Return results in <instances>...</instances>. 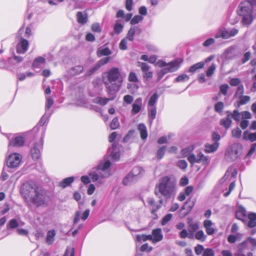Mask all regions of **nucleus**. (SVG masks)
Here are the masks:
<instances>
[{
    "label": "nucleus",
    "mask_w": 256,
    "mask_h": 256,
    "mask_svg": "<svg viewBox=\"0 0 256 256\" xmlns=\"http://www.w3.org/2000/svg\"><path fill=\"white\" fill-rule=\"evenodd\" d=\"M111 156L114 160H117L119 159L120 154L119 151L116 150V145L113 144L111 148Z\"/></svg>",
    "instance_id": "nucleus-32"
},
{
    "label": "nucleus",
    "mask_w": 256,
    "mask_h": 256,
    "mask_svg": "<svg viewBox=\"0 0 256 256\" xmlns=\"http://www.w3.org/2000/svg\"><path fill=\"white\" fill-rule=\"evenodd\" d=\"M147 202L152 208V212L154 214L158 209H159L162 204V201L160 200L159 201V204L156 203L154 200L152 198H148L147 200Z\"/></svg>",
    "instance_id": "nucleus-18"
},
{
    "label": "nucleus",
    "mask_w": 256,
    "mask_h": 256,
    "mask_svg": "<svg viewBox=\"0 0 256 256\" xmlns=\"http://www.w3.org/2000/svg\"><path fill=\"white\" fill-rule=\"evenodd\" d=\"M238 251L240 253H242L247 248V240H245L240 244L238 246Z\"/></svg>",
    "instance_id": "nucleus-59"
},
{
    "label": "nucleus",
    "mask_w": 256,
    "mask_h": 256,
    "mask_svg": "<svg viewBox=\"0 0 256 256\" xmlns=\"http://www.w3.org/2000/svg\"><path fill=\"white\" fill-rule=\"evenodd\" d=\"M219 145L218 142H214L212 144H206L204 146V152L206 153L214 152L218 149Z\"/></svg>",
    "instance_id": "nucleus-20"
},
{
    "label": "nucleus",
    "mask_w": 256,
    "mask_h": 256,
    "mask_svg": "<svg viewBox=\"0 0 256 256\" xmlns=\"http://www.w3.org/2000/svg\"><path fill=\"white\" fill-rule=\"evenodd\" d=\"M200 228L199 223L198 222H188V231L192 234L196 230H198Z\"/></svg>",
    "instance_id": "nucleus-36"
},
{
    "label": "nucleus",
    "mask_w": 256,
    "mask_h": 256,
    "mask_svg": "<svg viewBox=\"0 0 256 256\" xmlns=\"http://www.w3.org/2000/svg\"><path fill=\"white\" fill-rule=\"evenodd\" d=\"M166 146H164L161 148H160L156 152V157L158 159L160 160L162 159L166 152Z\"/></svg>",
    "instance_id": "nucleus-44"
},
{
    "label": "nucleus",
    "mask_w": 256,
    "mask_h": 256,
    "mask_svg": "<svg viewBox=\"0 0 256 256\" xmlns=\"http://www.w3.org/2000/svg\"><path fill=\"white\" fill-rule=\"evenodd\" d=\"M142 19L143 18L142 16L140 15H136L131 20L130 24H136L141 22Z\"/></svg>",
    "instance_id": "nucleus-54"
},
{
    "label": "nucleus",
    "mask_w": 256,
    "mask_h": 256,
    "mask_svg": "<svg viewBox=\"0 0 256 256\" xmlns=\"http://www.w3.org/2000/svg\"><path fill=\"white\" fill-rule=\"evenodd\" d=\"M242 138L246 140H248L251 142L256 141V132L252 133H250L247 130L244 132Z\"/></svg>",
    "instance_id": "nucleus-26"
},
{
    "label": "nucleus",
    "mask_w": 256,
    "mask_h": 256,
    "mask_svg": "<svg viewBox=\"0 0 256 256\" xmlns=\"http://www.w3.org/2000/svg\"><path fill=\"white\" fill-rule=\"evenodd\" d=\"M111 165L108 160L102 161L98 166L96 169L92 170L89 173V176L93 182H97L99 184L104 182V179L108 177L110 174L108 168Z\"/></svg>",
    "instance_id": "nucleus-4"
},
{
    "label": "nucleus",
    "mask_w": 256,
    "mask_h": 256,
    "mask_svg": "<svg viewBox=\"0 0 256 256\" xmlns=\"http://www.w3.org/2000/svg\"><path fill=\"white\" fill-rule=\"evenodd\" d=\"M123 100L124 104H130L134 100V98L130 94H127L124 96Z\"/></svg>",
    "instance_id": "nucleus-56"
},
{
    "label": "nucleus",
    "mask_w": 256,
    "mask_h": 256,
    "mask_svg": "<svg viewBox=\"0 0 256 256\" xmlns=\"http://www.w3.org/2000/svg\"><path fill=\"white\" fill-rule=\"evenodd\" d=\"M224 108V104L222 102H218L214 106L215 110L218 112H222Z\"/></svg>",
    "instance_id": "nucleus-62"
},
{
    "label": "nucleus",
    "mask_w": 256,
    "mask_h": 256,
    "mask_svg": "<svg viewBox=\"0 0 256 256\" xmlns=\"http://www.w3.org/2000/svg\"><path fill=\"white\" fill-rule=\"evenodd\" d=\"M138 66L140 68L142 72L149 70L150 66L148 64L140 62H138Z\"/></svg>",
    "instance_id": "nucleus-53"
},
{
    "label": "nucleus",
    "mask_w": 256,
    "mask_h": 256,
    "mask_svg": "<svg viewBox=\"0 0 256 256\" xmlns=\"http://www.w3.org/2000/svg\"><path fill=\"white\" fill-rule=\"evenodd\" d=\"M114 99V97L107 98H104L102 97H96L94 98L93 99L92 102H93L97 104H99L101 106H104L106 105L110 100H112Z\"/></svg>",
    "instance_id": "nucleus-25"
},
{
    "label": "nucleus",
    "mask_w": 256,
    "mask_h": 256,
    "mask_svg": "<svg viewBox=\"0 0 256 256\" xmlns=\"http://www.w3.org/2000/svg\"><path fill=\"white\" fill-rule=\"evenodd\" d=\"M56 236V231L54 230H48L47 232L46 242L49 244H51L54 241V236Z\"/></svg>",
    "instance_id": "nucleus-33"
},
{
    "label": "nucleus",
    "mask_w": 256,
    "mask_h": 256,
    "mask_svg": "<svg viewBox=\"0 0 256 256\" xmlns=\"http://www.w3.org/2000/svg\"><path fill=\"white\" fill-rule=\"evenodd\" d=\"M214 224V223L210 220H204V226L208 235H212L214 233L215 230L213 228Z\"/></svg>",
    "instance_id": "nucleus-19"
},
{
    "label": "nucleus",
    "mask_w": 256,
    "mask_h": 256,
    "mask_svg": "<svg viewBox=\"0 0 256 256\" xmlns=\"http://www.w3.org/2000/svg\"><path fill=\"white\" fill-rule=\"evenodd\" d=\"M28 46V42L22 38L16 46V52L18 54H24L27 50Z\"/></svg>",
    "instance_id": "nucleus-13"
},
{
    "label": "nucleus",
    "mask_w": 256,
    "mask_h": 256,
    "mask_svg": "<svg viewBox=\"0 0 256 256\" xmlns=\"http://www.w3.org/2000/svg\"><path fill=\"white\" fill-rule=\"evenodd\" d=\"M74 177L70 176L62 180V182L60 183V186L62 188H64L70 186L74 181Z\"/></svg>",
    "instance_id": "nucleus-38"
},
{
    "label": "nucleus",
    "mask_w": 256,
    "mask_h": 256,
    "mask_svg": "<svg viewBox=\"0 0 256 256\" xmlns=\"http://www.w3.org/2000/svg\"><path fill=\"white\" fill-rule=\"evenodd\" d=\"M110 60V57H106L100 59L96 64V69H98L102 66L107 64Z\"/></svg>",
    "instance_id": "nucleus-46"
},
{
    "label": "nucleus",
    "mask_w": 256,
    "mask_h": 256,
    "mask_svg": "<svg viewBox=\"0 0 256 256\" xmlns=\"http://www.w3.org/2000/svg\"><path fill=\"white\" fill-rule=\"evenodd\" d=\"M152 238L150 240L152 243L155 244L161 241L163 238V234L160 228L154 229L150 234Z\"/></svg>",
    "instance_id": "nucleus-12"
},
{
    "label": "nucleus",
    "mask_w": 256,
    "mask_h": 256,
    "mask_svg": "<svg viewBox=\"0 0 256 256\" xmlns=\"http://www.w3.org/2000/svg\"><path fill=\"white\" fill-rule=\"evenodd\" d=\"M176 188V181L168 176H165L156 186L155 194L158 195V192L166 198H169L175 194Z\"/></svg>",
    "instance_id": "nucleus-3"
},
{
    "label": "nucleus",
    "mask_w": 256,
    "mask_h": 256,
    "mask_svg": "<svg viewBox=\"0 0 256 256\" xmlns=\"http://www.w3.org/2000/svg\"><path fill=\"white\" fill-rule=\"evenodd\" d=\"M24 142L23 137L16 136L10 141V145L15 147H20L23 146Z\"/></svg>",
    "instance_id": "nucleus-22"
},
{
    "label": "nucleus",
    "mask_w": 256,
    "mask_h": 256,
    "mask_svg": "<svg viewBox=\"0 0 256 256\" xmlns=\"http://www.w3.org/2000/svg\"><path fill=\"white\" fill-rule=\"evenodd\" d=\"M216 38H222L224 39H227L230 38L229 30H227L224 28H222L216 34Z\"/></svg>",
    "instance_id": "nucleus-30"
},
{
    "label": "nucleus",
    "mask_w": 256,
    "mask_h": 256,
    "mask_svg": "<svg viewBox=\"0 0 256 256\" xmlns=\"http://www.w3.org/2000/svg\"><path fill=\"white\" fill-rule=\"evenodd\" d=\"M188 160L192 164L197 163V156H196L194 154H190L188 156Z\"/></svg>",
    "instance_id": "nucleus-63"
},
{
    "label": "nucleus",
    "mask_w": 256,
    "mask_h": 256,
    "mask_svg": "<svg viewBox=\"0 0 256 256\" xmlns=\"http://www.w3.org/2000/svg\"><path fill=\"white\" fill-rule=\"evenodd\" d=\"M210 161L209 157L204 156L202 152H200L197 154V163L207 166L210 163Z\"/></svg>",
    "instance_id": "nucleus-21"
},
{
    "label": "nucleus",
    "mask_w": 256,
    "mask_h": 256,
    "mask_svg": "<svg viewBox=\"0 0 256 256\" xmlns=\"http://www.w3.org/2000/svg\"><path fill=\"white\" fill-rule=\"evenodd\" d=\"M247 226L250 228L256 226V214L252 212L248 215V222Z\"/></svg>",
    "instance_id": "nucleus-24"
},
{
    "label": "nucleus",
    "mask_w": 256,
    "mask_h": 256,
    "mask_svg": "<svg viewBox=\"0 0 256 256\" xmlns=\"http://www.w3.org/2000/svg\"><path fill=\"white\" fill-rule=\"evenodd\" d=\"M172 218V214H167L166 216H165L161 222V224L162 226L166 225L169 221H170Z\"/></svg>",
    "instance_id": "nucleus-52"
},
{
    "label": "nucleus",
    "mask_w": 256,
    "mask_h": 256,
    "mask_svg": "<svg viewBox=\"0 0 256 256\" xmlns=\"http://www.w3.org/2000/svg\"><path fill=\"white\" fill-rule=\"evenodd\" d=\"M204 66V62H198L192 65V66H191L190 68L188 71H189V72H190L192 74H194L195 72H196L198 70L203 68Z\"/></svg>",
    "instance_id": "nucleus-34"
},
{
    "label": "nucleus",
    "mask_w": 256,
    "mask_h": 256,
    "mask_svg": "<svg viewBox=\"0 0 256 256\" xmlns=\"http://www.w3.org/2000/svg\"><path fill=\"white\" fill-rule=\"evenodd\" d=\"M240 82L241 80L239 78H232L230 81V84L233 86H240Z\"/></svg>",
    "instance_id": "nucleus-61"
},
{
    "label": "nucleus",
    "mask_w": 256,
    "mask_h": 256,
    "mask_svg": "<svg viewBox=\"0 0 256 256\" xmlns=\"http://www.w3.org/2000/svg\"><path fill=\"white\" fill-rule=\"evenodd\" d=\"M176 166L181 169H186L188 166V163L185 160H180L176 163Z\"/></svg>",
    "instance_id": "nucleus-55"
},
{
    "label": "nucleus",
    "mask_w": 256,
    "mask_h": 256,
    "mask_svg": "<svg viewBox=\"0 0 256 256\" xmlns=\"http://www.w3.org/2000/svg\"><path fill=\"white\" fill-rule=\"evenodd\" d=\"M236 186V184H235V182L234 181H233L232 182L230 186H229V188H228V191L226 192H224V196H225V197H226L230 195V194L231 192L234 189V187Z\"/></svg>",
    "instance_id": "nucleus-60"
},
{
    "label": "nucleus",
    "mask_w": 256,
    "mask_h": 256,
    "mask_svg": "<svg viewBox=\"0 0 256 256\" xmlns=\"http://www.w3.org/2000/svg\"><path fill=\"white\" fill-rule=\"evenodd\" d=\"M43 142L40 140L38 142L34 144V147L31 149L30 154L32 158L34 160H38L40 157V148H42Z\"/></svg>",
    "instance_id": "nucleus-10"
},
{
    "label": "nucleus",
    "mask_w": 256,
    "mask_h": 256,
    "mask_svg": "<svg viewBox=\"0 0 256 256\" xmlns=\"http://www.w3.org/2000/svg\"><path fill=\"white\" fill-rule=\"evenodd\" d=\"M152 238L150 235H146V234H138L136 236V240L138 242H140L142 241L145 242L147 240H150Z\"/></svg>",
    "instance_id": "nucleus-45"
},
{
    "label": "nucleus",
    "mask_w": 256,
    "mask_h": 256,
    "mask_svg": "<svg viewBox=\"0 0 256 256\" xmlns=\"http://www.w3.org/2000/svg\"><path fill=\"white\" fill-rule=\"evenodd\" d=\"M244 93V88L242 84H240L238 86L234 94V96L236 98H238V97L242 96Z\"/></svg>",
    "instance_id": "nucleus-48"
},
{
    "label": "nucleus",
    "mask_w": 256,
    "mask_h": 256,
    "mask_svg": "<svg viewBox=\"0 0 256 256\" xmlns=\"http://www.w3.org/2000/svg\"><path fill=\"white\" fill-rule=\"evenodd\" d=\"M45 59L43 57L39 56L36 58L34 61L32 66L34 68H40V64L45 62Z\"/></svg>",
    "instance_id": "nucleus-42"
},
{
    "label": "nucleus",
    "mask_w": 256,
    "mask_h": 256,
    "mask_svg": "<svg viewBox=\"0 0 256 256\" xmlns=\"http://www.w3.org/2000/svg\"><path fill=\"white\" fill-rule=\"evenodd\" d=\"M216 69V64H212L210 68L208 69L206 72V75L208 77L211 76L214 73Z\"/></svg>",
    "instance_id": "nucleus-51"
},
{
    "label": "nucleus",
    "mask_w": 256,
    "mask_h": 256,
    "mask_svg": "<svg viewBox=\"0 0 256 256\" xmlns=\"http://www.w3.org/2000/svg\"><path fill=\"white\" fill-rule=\"evenodd\" d=\"M195 238L196 240L203 242L206 240V236L204 234L203 230H200L196 233Z\"/></svg>",
    "instance_id": "nucleus-40"
},
{
    "label": "nucleus",
    "mask_w": 256,
    "mask_h": 256,
    "mask_svg": "<svg viewBox=\"0 0 256 256\" xmlns=\"http://www.w3.org/2000/svg\"><path fill=\"white\" fill-rule=\"evenodd\" d=\"M20 192L28 202L32 203L37 206L46 207L50 201V198L47 192L34 183L24 184Z\"/></svg>",
    "instance_id": "nucleus-1"
},
{
    "label": "nucleus",
    "mask_w": 256,
    "mask_h": 256,
    "mask_svg": "<svg viewBox=\"0 0 256 256\" xmlns=\"http://www.w3.org/2000/svg\"><path fill=\"white\" fill-rule=\"evenodd\" d=\"M22 160V156L18 153L10 154L6 160V165L8 168H15L18 167Z\"/></svg>",
    "instance_id": "nucleus-9"
},
{
    "label": "nucleus",
    "mask_w": 256,
    "mask_h": 256,
    "mask_svg": "<svg viewBox=\"0 0 256 256\" xmlns=\"http://www.w3.org/2000/svg\"><path fill=\"white\" fill-rule=\"evenodd\" d=\"M142 106V100L141 98H138L135 100L132 106L131 112L132 114H136L138 113Z\"/></svg>",
    "instance_id": "nucleus-15"
},
{
    "label": "nucleus",
    "mask_w": 256,
    "mask_h": 256,
    "mask_svg": "<svg viewBox=\"0 0 256 256\" xmlns=\"http://www.w3.org/2000/svg\"><path fill=\"white\" fill-rule=\"evenodd\" d=\"M227 113L230 114V117L232 118L234 120L237 122H239L242 116V113L239 112L236 110H234L232 113H230L229 112H228Z\"/></svg>",
    "instance_id": "nucleus-41"
},
{
    "label": "nucleus",
    "mask_w": 256,
    "mask_h": 256,
    "mask_svg": "<svg viewBox=\"0 0 256 256\" xmlns=\"http://www.w3.org/2000/svg\"><path fill=\"white\" fill-rule=\"evenodd\" d=\"M256 7V0H247L242 2L239 6L238 14L242 16L244 24H250L252 20V10Z\"/></svg>",
    "instance_id": "nucleus-5"
},
{
    "label": "nucleus",
    "mask_w": 256,
    "mask_h": 256,
    "mask_svg": "<svg viewBox=\"0 0 256 256\" xmlns=\"http://www.w3.org/2000/svg\"><path fill=\"white\" fill-rule=\"evenodd\" d=\"M158 95L156 93L152 94L148 102V107H156V104L158 99Z\"/></svg>",
    "instance_id": "nucleus-37"
},
{
    "label": "nucleus",
    "mask_w": 256,
    "mask_h": 256,
    "mask_svg": "<svg viewBox=\"0 0 256 256\" xmlns=\"http://www.w3.org/2000/svg\"><path fill=\"white\" fill-rule=\"evenodd\" d=\"M77 20L78 23L84 24L88 21V16L86 14L78 12L76 14Z\"/></svg>",
    "instance_id": "nucleus-29"
},
{
    "label": "nucleus",
    "mask_w": 256,
    "mask_h": 256,
    "mask_svg": "<svg viewBox=\"0 0 256 256\" xmlns=\"http://www.w3.org/2000/svg\"><path fill=\"white\" fill-rule=\"evenodd\" d=\"M138 130L140 132V137L142 140H146L148 136L146 128L144 124H140L138 126Z\"/></svg>",
    "instance_id": "nucleus-28"
},
{
    "label": "nucleus",
    "mask_w": 256,
    "mask_h": 256,
    "mask_svg": "<svg viewBox=\"0 0 256 256\" xmlns=\"http://www.w3.org/2000/svg\"><path fill=\"white\" fill-rule=\"evenodd\" d=\"M237 171L232 168H229L226 170L224 177L220 180V183L224 182L226 181L228 182L232 180V179L235 178L237 175Z\"/></svg>",
    "instance_id": "nucleus-11"
},
{
    "label": "nucleus",
    "mask_w": 256,
    "mask_h": 256,
    "mask_svg": "<svg viewBox=\"0 0 256 256\" xmlns=\"http://www.w3.org/2000/svg\"><path fill=\"white\" fill-rule=\"evenodd\" d=\"M214 252L211 248H207L205 250L202 254V256H214Z\"/></svg>",
    "instance_id": "nucleus-64"
},
{
    "label": "nucleus",
    "mask_w": 256,
    "mask_h": 256,
    "mask_svg": "<svg viewBox=\"0 0 256 256\" xmlns=\"http://www.w3.org/2000/svg\"><path fill=\"white\" fill-rule=\"evenodd\" d=\"M83 71V67L81 66H77L72 68L70 70L71 75L78 74Z\"/></svg>",
    "instance_id": "nucleus-39"
},
{
    "label": "nucleus",
    "mask_w": 256,
    "mask_h": 256,
    "mask_svg": "<svg viewBox=\"0 0 256 256\" xmlns=\"http://www.w3.org/2000/svg\"><path fill=\"white\" fill-rule=\"evenodd\" d=\"M222 56L227 60L232 59L235 56V47L232 46L227 48L224 52Z\"/></svg>",
    "instance_id": "nucleus-17"
},
{
    "label": "nucleus",
    "mask_w": 256,
    "mask_h": 256,
    "mask_svg": "<svg viewBox=\"0 0 256 256\" xmlns=\"http://www.w3.org/2000/svg\"><path fill=\"white\" fill-rule=\"evenodd\" d=\"M242 150V146L240 144H234L226 149L225 158L228 162H232L238 158Z\"/></svg>",
    "instance_id": "nucleus-7"
},
{
    "label": "nucleus",
    "mask_w": 256,
    "mask_h": 256,
    "mask_svg": "<svg viewBox=\"0 0 256 256\" xmlns=\"http://www.w3.org/2000/svg\"><path fill=\"white\" fill-rule=\"evenodd\" d=\"M128 38H123L121 42H120V44H119L120 48L122 50H126L127 49V42H128Z\"/></svg>",
    "instance_id": "nucleus-58"
},
{
    "label": "nucleus",
    "mask_w": 256,
    "mask_h": 256,
    "mask_svg": "<svg viewBox=\"0 0 256 256\" xmlns=\"http://www.w3.org/2000/svg\"><path fill=\"white\" fill-rule=\"evenodd\" d=\"M220 124L222 126H223L226 129L229 128L232 124V120L230 114H228L226 118L222 119L220 121Z\"/></svg>",
    "instance_id": "nucleus-31"
},
{
    "label": "nucleus",
    "mask_w": 256,
    "mask_h": 256,
    "mask_svg": "<svg viewBox=\"0 0 256 256\" xmlns=\"http://www.w3.org/2000/svg\"><path fill=\"white\" fill-rule=\"evenodd\" d=\"M238 100L235 103L236 106H240L242 105H244L248 102L250 100V96H240L237 98Z\"/></svg>",
    "instance_id": "nucleus-27"
},
{
    "label": "nucleus",
    "mask_w": 256,
    "mask_h": 256,
    "mask_svg": "<svg viewBox=\"0 0 256 256\" xmlns=\"http://www.w3.org/2000/svg\"><path fill=\"white\" fill-rule=\"evenodd\" d=\"M189 80V76L186 74L178 76L175 80L174 82H180L187 81Z\"/></svg>",
    "instance_id": "nucleus-49"
},
{
    "label": "nucleus",
    "mask_w": 256,
    "mask_h": 256,
    "mask_svg": "<svg viewBox=\"0 0 256 256\" xmlns=\"http://www.w3.org/2000/svg\"><path fill=\"white\" fill-rule=\"evenodd\" d=\"M111 52L108 48H100L98 52V56L100 57L103 56H108L111 54Z\"/></svg>",
    "instance_id": "nucleus-43"
},
{
    "label": "nucleus",
    "mask_w": 256,
    "mask_h": 256,
    "mask_svg": "<svg viewBox=\"0 0 256 256\" xmlns=\"http://www.w3.org/2000/svg\"><path fill=\"white\" fill-rule=\"evenodd\" d=\"M246 210L243 206H240L238 207V210L236 211V218L238 220L244 221V218L246 216Z\"/></svg>",
    "instance_id": "nucleus-23"
},
{
    "label": "nucleus",
    "mask_w": 256,
    "mask_h": 256,
    "mask_svg": "<svg viewBox=\"0 0 256 256\" xmlns=\"http://www.w3.org/2000/svg\"><path fill=\"white\" fill-rule=\"evenodd\" d=\"M156 64L162 68L158 72V80H160L163 76L168 73L176 71L180 66V62L178 60H173L168 63L159 60Z\"/></svg>",
    "instance_id": "nucleus-6"
},
{
    "label": "nucleus",
    "mask_w": 256,
    "mask_h": 256,
    "mask_svg": "<svg viewBox=\"0 0 256 256\" xmlns=\"http://www.w3.org/2000/svg\"><path fill=\"white\" fill-rule=\"evenodd\" d=\"M144 174V170L140 166H136L124 178L123 184L126 186L130 185L140 178Z\"/></svg>",
    "instance_id": "nucleus-8"
},
{
    "label": "nucleus",
    "mask_w": 256,
    "mask_h": 256,
    "mask_svg": "<svg viewBox=\"0 0 256 256\" xmlns=\"http://www.w3.org/2000/svg\"><path fill=\"white\" fill-rule=\"evenodd\" d=\"M104 83L109 94H114L119 90L123 82L122 76L118 68H111L102 75Z\"/></svg>",
    "instance_id": "nucleus-2"
},
{
    "label": "nucleus",
    "mask_w": 256,
    "mask_h": 256,
    "mask_svg": "<svg viewBox=\"0 0 256 256\" xmlns=\"http://www.w3.org/2000/svg\"><path fill=\"white\" fill-rule=\"evenodd\" d=\"M232 135L233 138H240L242 135V130L238 128H234L232 131Z\"/></svg>",
    "instance_id": "nucleus-50"
},
{
    "label": "nucleus",
    "mask_w": 256,
    "mask_h": 256,
    "mask_svg": "<svg viewBox=\"0 0 256 256\" xmlns=\"http://www.w3.org/2000/svg\"><path fill=\"white\" fill-rule=\"evenodd\" d=\"M142 32L140 28L138 26H134L130 28L129 30L126 38L130 41H133L134 36L136 34H140Z\"/></svg>",
    "instance_id": "nucleus-16"
},
{
    "label": "nucleus",
    "mask_w": 256,
    "mask_h": 256,
    "mask_svg": "<svg viewBox=\"0 0 256 256\" xmlns=\"http://www.w3.org/2000/svg\"><path fill=\"white\" fill-rule=\"evenodd\" d=\"M119 124L118 118H114L111 122L110 127L112 130H115L118 127Z\"/></svg>",
    "instance_id": "nucleus-57"
},
{
    "label": "nucleus",
    "mask_w": 256,
    "mask_h": 256,
    "mask_svg": "<svg viewBox=\"0 0 256 256\" xmlns=\"http://www.w3.org/2000/svg\"><path fill=\"white\" fill-rule=\"evenodd\" d=\"M148 114L150 120V122L152 123V120L156 118V107H148Z\"/></svg>",
    "instance_id": "nucleus-35"
},
{
    "label": "nucleus",
    "mask_w": 256,
    "mask_h": 256,
    "mask_svg": "<svg viewBox=\"0 0 256 256\" xmlns=\"http://www.w3.org/2000/svg\"><path fill=\"white\" fill-rule=\"evenodd\" d=\"M90 214V210H86L84 213L82 214V216H80L81 215V212L80 210H77L76 212L74 214V224H77L80 218L82 220H86L88 216Z\"/></svg>",
    "instance_id": "nucleus-14"
},
{
    "label": "nucleus",
    "mask_w": 256,
    "mask_h": 256,
    "mask_svg": "<svg viewBox=\"0 0 256 256\" xmlns=\"http://www.w3.org/2000/svg\"><path fill=\"white\" fill-rule=\"evenodd\" d=\"M123 28V25L120 23L119 20H118L114 26V30L116 34H119L122 31Z\"/></svg>",
    "instance_id": "nucleus-47"
}]
</instances>
